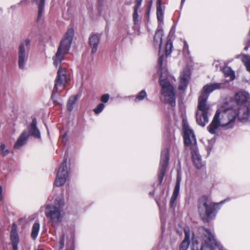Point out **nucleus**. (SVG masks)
<instances>
[{"mask_svg":"<svg viewBox=\"0 0 250 250\" xmlns=\"http://www.w3.org/2000/svg\"><path fill=\"white\" fill-rule=\"evenodd\" d=\"M165 57L160 55L158 60L159 71L160 72L159 83L161 87V94L165 98V102L169 104L172 107L176 105V93L172 85L168 79V73L165 66L163 65Z\"/></svg>","mask_w":250,"mask_h":250,"instance_id":"1","label":"nucleus"},{"mask_svg":"<svg viewBox=\"0 0 250 250\" xmlns=\"http://www.w3.org/2000/svg\"><path fill=\"white\" fill-rule=\"evenodd\" d=\"M64 201L62 194L55 197L53 204L45 205L44 213L48 223L53 228H56L62 223L64 216L63 207Z\"/></svg>","mask_w":250,"mask_h":250,"instance_id":"2","label":"nucleus"},{"mask_svg":"<svg viewBox=\"0 0 250 250\" xmlns=\"http://www.w3.org/2000/svg\"><path fill=\"white\" fill-rule=\"evenodd\" d=\"M225 201L226 200L215 203L206 196L201 197L198 201V209L203 221L205 223H208L211 220L214 219L220 209L219 205H222Z\"/></svg>","mask_w":250,"mask_h":250,"instance_id":"3","label":"nucleus"},{"mask_svg":"<svg viewBox=\"0 0 250 250\" xmlns=\"http://www.w3.org/2000/svg\"><path fill=\"white\" fill-rule=\"evenodd\" d=\"M224 116V117H228L229 121L227 123L222 121L221 125L229 127L233 126L237 117L241 121L249 119L250 117V104L239 106V108H237V107H229V110Z\"/></svg>","mask_w":250,"mask_h":250,"instance_id":"4","label":"nucleus"},{"mask_svg":"<svg viewBox=\"0 0 250 250\" xmlns=\"http://www.w3.org/2000/svg\"><path fill=\"white\" fill-rule=\"evenodd\" d=\"M74 33V32L73 29H69L64 38L60 42L57 53L55 56L53 57V63L56 67H57L63 60L65 55L68 53L71 45Z\"/></svg>","mask_w":250,"mask_h":250,"instance_id":"5","label":"nucleus"},{"mask_svg":"<svg viewBox=\"0 0 250 250\" xmlns=\"http://www.w3.org/2000/svg\"><path fill=\"white\" fill-rule=\"evenodd\" d=\"M208 99V96L204 95H201L198 98L196 122L202 126H205L208 122V114L210 106L207 103Z\"/></svg>","mask_w":250,"mask_h":250,"instance_id":"6","label":"nucleus"},{"mask_svg":"<svg viewBox=\"0 0 250 250\" xmlns=\"http://www.w3.org/2000/svg\"><path fill=\"white\" fill-rule=\"evenodd\" d=\"M199 230L203 234V239L204 241L200 250H214L213 245L218 248L219 250H227L220 242L216 240L214 234L208 229L203 227Z\"/></svg>","mask_w":250,"mask_h":250,"instance_id":"7","label":"nucleus"},{"mask_svg":"<svg viewBox=\"0 0 250 250\" xmlns=\"http://www.w3.org/2000/svg\"><path fill=\"white\" fill-rule=\"evenodd\" d=\"M30 40L28 39L21 41L18 49V65L21 69H23L27 62L30 50Z\"/></svg>","mask_w":250,"mask_h":250,"instance_id":"8","label":"nucleus"},{"mask_svg":"<svg viewBox=\"0 0 250 250\" xmlns=\"http://www.w3.org/2000/svg\"><path fill=\"white\" fill-rule=\"evenodd\" d=\"M66 82H67L66 70L65 68L59 67L57 72V76L55 80L54 87L51 95V99L56 105L61 104L55 98V94L58 92V86L62 85L64 83Z\"/></svg>","mask_w":250,"mask_h":250,"instance_id":"9","label":"nucleus"},{"mask_svg":"<svg viewBox=\"0 0 250 250\" xmlns=\"http://www.w3.org/2000/svg\"><path fill=\"white\" fill-rule=\"evenodd\" d=\"M169 148L168 147L164 148L161 151V155L160 162V167L158 174L159 184L163 182L164 177L165 175L166 168L167 167L169 160Z\"/></svg>","mask_w":250,"mask_h":250,"instance_id":"10","label":"nucleus"},{"mask_svg":"<svg viewBox=\"0 0 250 250\" xmlns=\"http://www.w3.org/2000/svg\"><path fill=\"white\" fill-rule=\"evenodd\" d=\"M228 110H229V108L225 109V110L223 113V114L221 116L222 118L221 119H220V112L219 111H217L216 112V113L215 114V115L213 117V120L211 122L209 125L208 127V130L210 133H211L212 134H214L216 133V130L219 126H221L223 127H226L227 128H231L233 127V126H231L230 127H229L228 126H223L221 125V122L222 121H224L225 122H226L227 123L229 122V121L228 117H224V115H225V113Z\"/></svg>","mask_w":250,"mask_h":250,"instance_id":"11","label":"nucleus"},{"mask_svg":"<svg viewBox=\"0 0 250 250\" xmlns=\"http://www.w3.org/2000/svg\"><path fill=\"white\" fill-rule=\"evenodd\" d=\"M182 129L184 132V143L186 146H197L195 136L191 129L190 128L186 120H183Z\"/></svg>","mask_w":250,"mask_h":250,"instance_id":"12","label":"nucleus"},{"mask_svg":"<svg viewBox=\"0 0 250 250\" xmlns=\"http://www.w3.org/2000/svg\"><path fill=\"white\" fill-rule=\"evenodd\" d=\"M68 176V171L67 167V159L65 158L61 164L54 182L57 187H61L66 182Z\"/></svg>","mask_w":250,"mask_h":250,"instance_id":"13","label":"nucleus"},{"mask_svg":"<svg viewBox=\"0 0 250 250\" xmlns=\"http://www.w3.org/2000/svg\"><path fill=\"white\" fill-rule=\"evenodd\" d=\"M225 82L207 83L203 86L201 95L208 96V97L209 94L214 90L225 88Z\"/></svg>","mask_w":250,"mask_h":250,"instance_id":"14","label":"nucleus"},{"mask_svg":"<svg viewBox=\"0 0 250 250\" xmlns=\"http://www.w3.org/2000/svg\"><path fill=\"white\" fill-rule=\"evenodd\" d=\"M250 95L248 93L245 91H241L236 93L234 97V101L236 104L233 107L242 106L248 104H250L249 101Z\"/></svg>","mask_w":250,"mask_h":250,"instance_id":"15","label":"nucleus"},{"mask_svg":"<svg viewBox=\"0 0 250 250\" xmlns=\"http://www.w3.org/2000/svg\"><path fill=\"white\" fill-rule=\"evenodd\" d=\"M190 70L187 68H184L180 75V82L179 85V89L180 90H185L188 86V83L190 78Z\"/></svg>","mask_w":250,"mask_h":250,"instance_id":"16","label":"nucleus"},{"mask_svg":"<svg viewBox=\"0 0 250 250\" xmlns=\"http://www.w3.org/2000/svg\"><path fill=\"white\" fill-rule=\"evenodd\" d=\"M190 150L194 166L197 169L201 168L204 166V164L202 162L201 157L199 153L197 146H193L192 147L190 148Z\"/></svg>","mask_w":250,"mask_h":250,"instance_id":"17","label":"nucleus"},{"mask_svg":"<svg viewBox=\"0 0 250 250\" xmlns=\"http://www.w3.org/2000/svg\"><path fill=\"white\" fill-rule=\"evenodd\" d=\"M37 122L35 118L32 119V122L28 126L29 137L32 136L37 139L41 138V133L37 126Z\"/></svg>","mask_w":250,"mask_h":250,"instance_id":"18","label":"nucleus"},{"mask_svg":"<svg viewBox=\"0 0 250 250\" xmlns=\"http://www.w3.org/2000/svg\"><path fill=\"white\" fill-rule=\"evenodd\" d=\"M184 233H185V238L184 240L181 243L179 250H187L189 245L190 243V229L188 227H186L184 229Z\"/></svg>","mask_w":250,"mask_h":250,"instance_id":"19","label":"nucleus"},{"mask_svg":"<svg viewBox=\"0 0 250 250\" xmlns=\"http://www.w3.org/2000/svg\"><path fill=\"white\" fill-rule=\"evenodd\" d=\"M163 35L162 27L159 25L154 37L153 44L155 46H158L159 51H160L161 48Z\"/></svg>","mask_w":250,"mask_h":250,"instance_id":"20","label":"nucleus"},{"mask_svg":"<svg viewBox=\"0 0 250 250\" xmlns=\"http://www.w3.org/2000/svg\"><path fill=\"white\" fill-rule=\"evenodd\" d=\"M29 138V135L26 131H24L20 137L18 138L14 145V148L16 149H20L24 146Z\"/></svg>","mask_w":250,"mask_h":250,"instance_id":"21","label":"nucleus"},{"mask_svg":"<svg viewBox=\"0 0 250 250\" xmlns=\"http://www.w3.org/2000/svg\"><path fill=\"white\" fill-rule=\"evenodd\" d=\"M10 240L13 250H18L19 236L17 230L13 228L12 229L10 232Z\"/></svg>","mask_w":250,"mask_h":250,"instance_id":"22","label":"nucleus"},{"mask_svg":"<svg viewBox=\"0 0 250 250\" xmlns=\"http://www.w3.org/2000/svg\"><path fill=\"white\" fill-rule=\"evenodd\" d=\"M89 42L92 48V53H95L97 50L98 45L99 43V39L98 35L94 34L91 35L89 38Z\"/></svg>","mask_w":250,"mask_h":250,"instance_id":"23","label":"nucleus"},{"mask_svg":"<svg viewBox=\"0 0 250 250\" xmlns=\"http://www.w3.org/2000/svg\"><path fill=\"white\" fill-rule=\"evenodd\" d=\"M40 229V224L38 221H36L32 227L31 237L35 240L39 234Z\"/></svg>","mask_w":250,"mask_h":250,"instance_id":"24","label":"nucleus"},{"mask_svg":"<svg viewBox=\"0 0 250 250\" xmlns=\"http://www.w3.org/2000/svg\"><path fill=\"white\" fill-rule=\"evenodd\" d=\"M221 70L226 77H229L231 80H233L235 79L234 72L230 67L226 66L223 68H221Z\"/></svg>","mask_w":250,"mask_h":250,"instance_id":"25","label":"nucleus"},{"mask_svg":"<svg viewBox=\"0 0 250 250\" xmlns=\"http://www.w3.org/2000/svg\"><path fill=\"white\" fill-rule=\"evenodd\" d=\"M77 100H78L77 95L72 96L69 98V99L67 102V106H66L67 109L69 111H71L73 110V109L74 108V106L75 104H76V101H77Z\"/></svg>","mask_w":250,"mask_h":250,"instance_id":"26","label":"nucleus"},{"mask_svg":"<svg viewBox=\"0 0 250 250\" xmlns=\"http://www.w3.org/2000/svg\"><path fill=\"white\" fill-rule=\"evenodd\" d=\"M156 13L158 21L163 22L164 13L162 9L161 0H157Z\"/></svg>","mask_w":250,"mask_h":250,"instance_id":"27","label":"nucleus"},{"mask_svg":"<svg viewBox=\"0 0 250 250\" xmlns=\"http://www.w3.org/2000/svg\"><path fill=\"white\" fill-rule=\"evenodd\" d=\"M65 235L62 233L60 236L59 240L54 245L55 248L57 250H62L64 246Z\"/></svg>","mask_w":250,"mask_h":250,"instance_id":"28","label":"nucleus"},{"mask_svg":"<svg viewBox=\"0 0 250 250\" xmlns=\"http://www.w3.org/2000/svg\"><path fill=\"white\" fill-rule=\"evenodd\" d=\"M45 0H41V2L39 3V10L38 13L37 21H39L42 17L44 12V3Z\"/></svg>","mask_w":250,"mask_h":250,"instance_id":"29","label":"nucleus"},{"mask_svg":"<svg viewBox=\"0 0 250 250\" xmlns=\"http://www.w3.org/2000/svg\"><path fill=\"white\" fill-rule=\"evenodd\" d=\"M242 61L245 66L247 70L250 72V56L247 55H243Z\"/></svg>","mask_w":250,"mask_h":250,"instance_id":"30","label":"nucleus"},{"mask_svg":"<svg viewBox=\"0 0 250 250\" xmlns=\"http://www.w3.org/2000/svg\"><path fill=\"white\" fill-rule=\"evenodd\" d=\"M173 48L172 42L169 39L167 40L166 45V55L168 56L172 52Z\"/></svg>","mask_w":250,"mask_h":250,"instance_id":"31","label":"nucleus"},{"mask_svg":"<svg viewBox=\"0 0 250 250\" xmlns=\"http://www.w3.org/2000/svg\"><path fill=\"white\" fill-rule=\"evenodd\" d=\"M147 96V94L145 90H141L136 96L134 100L135 102H138L143 100Z\"/></svg>","mask_w":250,"mask_h":250,"instance_id":"32","label":"nucleus"},{"mask_svg":"<svg viewBox=\"0 0 250 250\" xmlns=\"http://www.w3.org/2000/svg\"><path fill=\"white\" fill-rule=\"evenodd\" d=\"M182 180L181 174L180 169H178L177 170V174L176 177V185L174 187L175 189H177L180 190V183Z\"/></svg>","mask_w":250,"mask_h":250,"instance_id":"33","label":"nucleus"},{"mask_svg":"<svg viewBox=\"0 0 250 250\" xmlns=\"http://www.w3.org/2000/svg\"><path fill=\"white\" fill-rule=\"evenodd\" d=\"M9 153V150L8 149L5 148V145L4 144L2 143L0 146V155L4 157L8 155Z\"/></svg>","mask_w":250,"mask_h":250,"instance_id":"34","label":"nucleus"},{"mask_svg":"<svg viewBox=\"0 0 250 250\" xmlns=\"http://www.w3.org/2000/svg\"><path fill=\"white\" fill-rule=\"evenodd\" d=\"M139 7L134 6V12L133 14V21L135 24H137L139 21V15L138 14V9Z\"/></svg>","mask_w":250,"mask_h":250,"instance_id":"35","label":"nucleus"},{"mask_svg":"<svg viewBox=\"0 0 250 250\" xmlns=\"http://www.w3.org/2000/svg\"><path fill=\"white\" fill-rule=\"evenodd\" d=\"M179 189L174 188L172 195L171 197L170 201L176 203V200L178 198L179 193Z\"/></svg>","mask_w":250,"mask_h":250,"instance_id":"36","label":"nucleus"},{"mask_svg":"<svg viewBox=\"0 0 250 250\" xmlns=\"http://www.w3.org/2000/svg\"><path fill=\"white\" fill-rule=\"evenodd\" d=\"M104 108V105L103 103L99 104L94 109L93 111L96 114H99L102 112Z\"/></svg>","mask_w":250,"mask_h":250,"instance_id":"37","label":"nucleus"},{"mask_svg":"<svg viewBox=\"0 0 250 250\" xmlns=\"http://www.w3.org/2000/svg\"><path fill=\"white\" fill-rule=\"evenodd\" d=\"M109 99V95L108 94H105L102 96L101 100L104 103H106Z\"/></svg>","mask_w":250,"mask_h":250,"instance_id":"38","label":"nucleus"},{"mask_svg":"<svg viewBox=\"0 0 250 250\" xmlns=\"http://www.w3.org/2000/svg\"><path fill=\"white\" fill-rule=\"evenodd\" d=\"M183 50L185 52H187L188 54H189V51L188 50V43L186 41L184 42V46Z\"/></svg>","mask_w":250,"mask_h":250,"instance_id":"39","label":"nucleus"},{"mask_svg":"<svg viewBox=\"0 0 250 250\" xmlns=\"http://www.w3.org/2000/svg\"><path fill=\"white\" fill-rule=\"evenodd\" d=\"M220 62L219 61H214L213 63V65H214L215 66V67L216 68V69L217 70H218L219 69V68H220V69L221 68H222L220 66Z\"/></svg>","mask_w":250,"mask_h":250,"instance_id":"40","label":"nucleus"},{"mask_svg":"<svg viewBox=\"0 0 250 250\" xmlns=\"http://www.w3.org/2000/svg\"><path fill=\"white\" fill-rule=\"evenodd\" d=\"M192 243H193V245L194 247L195 244H196V245L198 244V241H197V240L195 239V235L193 233H192Z\"/></svg>","mask_w":250,"mask_h":250,"instance_id":"41","label":"nucleus"},{"mask_svg":"<svg viewBox=\"0 0 250 250\" xmlns=\"http://www.w3.org/2000/svg\"><path fill=\"white\" fill-rule=\"evenodd\" d=\"M135 0L136 2V3L134 6L140 7V6L141 5L142 0Z\"/></svg>","mask_w":250,"mask_h":250,"instance_id":"42","label":"nucleus"},{"mask_svg":"<svg viewBox=\"0 0 250 250\" xmlns=\"http://www.w3.org/2000/svg\"><path fill=\"white\" fill-rule=\"evenodd\" d=\"M176 206V203H173L170 201L169 207L170 208L174 209Z\"/></svg>","mask_w":250,"mask_h":250,"instance_id":"43","label":"nucleus"},{"mask_svg":"<svg viewBox=\"0 0 250 250\" xmlns=\"http://www.w3.org/2000/svg\"><path fill=\"white\" fill-rule=\"evenodd\" d=\"M2 187H1V186H0V201L2 200Z\"/></svg>","mask_w":250,"mask_h":250,"instance_id":"44","label":"nucleus"},{"mask_svg":"<svg viewBox=\"0 0 250 250\" xmlns=\"http://www.w3.org/2000/svg\"><path fill=\"white\" fill-rule=\"evenodd\" d=\"M28 3V0H21V3H25V4H26Z\"/></svg>","mask_w":250,"mask_h":250,"instance_id":"45","label":"nucleus"},{"mask_svg":"<svg viewBox=\"0 0 250 250\" xmlns=\"http://www.w3.org/2000/svg\"><path fill=\"white\" fill-rule=\"evenodd\" d=\"M156 201L157 205L158 206V207H159V208H160V210H161V208H160V204L158 200H156Z\"/></svg>","mask_w":250,"mask_h":250,"instance_id":"46","label":"nucleus"},{"mask_svg":"<svg viewBox=\"0 0 250 250\" xmlns=\"http://www.w3.org/2000/svg\"><path fill=\"white\" fill-rule=\"evenodd\" d=\"M185 1H186V0H181V7L183 6V5H184Z\"/></svg>","mask_w":250,"mask_h":250,"instance_id":"47","label":"nucleus"},{"mask_svg":"<svg viewBox=\"0 0 250 250\" xmlns=\"http://www.w3.org/2000/svg\"><path fill=\"white\" fill-rule=\"evenodd\" d=\"M35 2H36L39 5V3H40L41 2V0H34Z\"/></svg>","mask_w":250,"mask_h":250,"instance_id":"48","label":"nucleus"},{"mask_svg":"<svg viewBox=\"0 0 250 250\" xmlns=\"http://www.w3.org/2000/svg\"><path fill=\"white\" fill-rule=\"evenodd\" d=\"M65 250H73L72 249H66Z\"/></svg>","mask_w":250,"mask_h":250,"instance_id":"49","label":"nucleus"},{"mask_svg":"<svg viewBox=\"0 0 250 250\" xmlns=\"http://www.w3.org/2000/svg\"><path fill=\"white\" fill-rule=\"evenodd\" d=\"M42 250V249H39V250Z\"/></svg>","mask_w":250,"mask_h":250,"instance_id":"50","label":"nucleus"}]
</instances>
